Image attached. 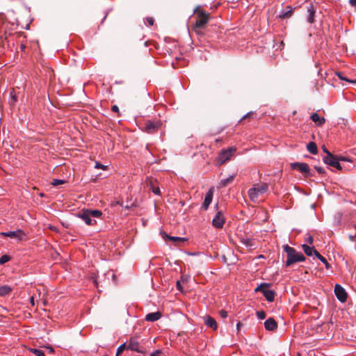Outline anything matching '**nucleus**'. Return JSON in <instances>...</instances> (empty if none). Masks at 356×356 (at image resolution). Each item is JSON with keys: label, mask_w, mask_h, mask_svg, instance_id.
<instances>
[{"label": "nucleus", "mask_w": 356, "mask_h": 356, "mask_svg": "<svg viewBox=\"0 0 356 356\" xmlns=\"http://www.w3.org/2000/svg\"><path fill=\"white\" fill-rule=\"evenodd\" d=\"M349 3L352 6H356V0H349Z\"/></svg>", "instance_id": "a18cd8bd"}, {"label": "nucleus", "mask_w": 356, "mask_h": 356, "mask_svg": "<svg viewBox=\"0 0 356 356\" xmlns=\"http://www.w3.org/2000/svg\"><path fill=\"white\" fill-rule=\"evenodd\" d=\"M307 11H308V13H309V15H308V17H307V21H308L309 23L312 24L314 21L315 11H314V10L313 9V8L312 6H310L308 8Z\"/></svg>", "instance_id": "a878e982"}, {"label": "nucleus", "mask_w": 356, "mask_h": 356, "mask_svg": "<svg viewBox=\"0 0 356 356\" xmlns=\"http://www.w3.org/2000/svg\"><path fill=\"white\" fill-rule=\"evenodd\" d=\"M31 352L37 356H44V352L41 349L31 348Z\"/></svg>", "instance_id": "cd10ccee"}, {"label": "nucleus", "mask_w": 356, "mask_h": 356, "mask_svg": "<svg viewBox=\"0 0 356 356\" xmlns=\"http://www.w3.org/2000/svg\"><path fill=\"white\" fill-rule=\"evenodd\" d=\"M220 315L222 318H225L227 317V312L225 310H221L220 312Z\"/></svg>", "instance_id": "58836bf2"}, {"label": "nucleus", "mask_w": 356, "mask_h": 356, "mask_svg": "<svg viewBox=\"0 0 356 356\" xmlns=\"http://www.w3.org/2000/svg\"><path fill=\"white\" fill-rule=\"evenodd\" d=\"M209 15L204 11H200L197 14V19L195 22V28L202 29L208 22Z\"/></svg>", "instance_id": "423d86ee"}, {"label": "nucleus", "mask_w": 356, "mask_h": 356, "mask_svg": "<svg viewBox=\"0 0 356 356\" xmlns=\"http://www.w3.org/2000/svg\"><path fill=\"white\" fill-rule=\"evenodd\" d=\"M127 349H130L131 350L136 352H140L139 349V343L136 339H131L128 345Z\"/></svg>", "instance_id": "f3484780"}, {"label": "nucleus", "mask_w": 356, "mask_h": 356, "mask_svg": "<svg viewBox=\"0 0 356 356\" xmlns=\"http://www.w3.org/2000/svg\"><path fill=\"white\" fill-rule=\"evenodd\" d=\"M125 348H127L126 343L121 344L117 349L116 356H119Z\"/></svg>", "instance_id": "c85d7f7f"}, {"label": "nucleus", "mask_w": 356, "mask_h": 356, "mask_svg": "<svg viewBox=\"0 0 356 356\" xmlns=\"http://www.w3.org/2000/svg\"><path fill=\"white\" fill-rule=\"evenodd\" d=\"M323 150L324 152H325L327 154V152H330L329 151H327V149L325 147H323Z\"/></svg>", "instance_id": "de8ad7c7"}, {"label": "nucleus", "mask_w": 356, "mask_h": 356, "mask_svg": "<svg viewBox=\"0 0 356 356\" xmlns=\"http://www.w3.org/2000/svg\"><path fill=\"white\" fill-rule=\"evenodd\" d=\"M240 241L249 249H254L255 248L256 244L254 239L243 237L240 238Z\"/></svg>", "instance_id": "2eb2a0df"}, {"label": "nucleus", "mask_w": 356, "mask_h": 356, "mask_svg": "<svg viewBox=\"0 0 356 356\" xmlns=\"http://www.w3.org/2000/svg\"><path fill=\"white\" fill-rule=\"evenodd\" d=\"M311 119L318 126L323 125L325 122V118L323 117H321L316 113H314L311 115Z\"/></svg>", "instance_id": "6ab92c4d"}, {"label": "nucleus", "mask_w": 356, "mask_h": 356, "mask_svg": "<svg viewBox=\"0 0 356 356\" xmlns=\"http://www.w3.org/2000/svg\"><path fill=\"white\" fill-rule=\"evenodd\" d=\"M146 20L149 26H152L154 24V19L152 17H147Z\"/></svg>", "instance_id": "4c0bfd02"}, {"label": "nucleus", "mask_w": 356, "mask_h": 356, "mask_svg": "<svg viewBox=\"0 0 356 356\" xmlns=\"http://www.w3.org/2000/svg\"><path fill=\"white\" fill-rule=\"evenodd\" d=\"M177 286L178 289H179V287L181 286V284H180L179 282H177Z\"/></svg>", "instance_id": "8fccbe9b"}, {"label": "nucleus", "mask_w": 356, "mask_h": 356, "mask_svg": "<svg viewBox=\"0 0 356 356\" xmlns=\"http://www.w3.org/2000/svg\"><path fill=\"white\" fill-rule=\"evenodd\" d=\"M337 76H338L340 79H341V80H346V81H349V82H351V83H356V81H349V80H348L347 79H346L344 76H343V74H342V73H341V72H337Z\"/></svg>", "instance_id": "c9c22d12"}, {"label": "nucleus", "mask_w": 356, "mask_h": 356, "mask_svg": "<svg viewBox=\"0 0 356 356\" xmlns=\"http://www.w3.org/2000/svg\"><path fill=\"white\" fill-rule=\"evenodd\" d=\"M13 291V289L8 285L0 286V296H5L9 294Z\"/></svg>", "instance_id": "5701e85b"}, {"label": "nucleus", "mask_w": 356, "mask_h": 356, "mask_svg": "<svg viewBox=\"0 0 356 356\" xmlns=\"http://www.w3.org/2000/svg\"><path fill=\"white\" fill-rule=\"evenodd\" d=\"M283 248L287 255V259L285 263V266L286 267H289L295 263L304 261L305 260V257L303 254L297 252L293 248H291L288 245H285Z\"/></svg>", "instance_id": "f03ea898"}, {"label": "nucleus", "mask_w": 356, "mask_h": 356, "mask_svg": "<svg viewBox=\"0 0 356 356\" xmlns=\"http://www.w3.org/2000/svg\"><path fill=\"white\" fill-rule=\"evenodd\" d=\"M10 95H11V97H12V99H13V102H15L17 101V98L15 95H13L12 93H10Z\"/></svg>", "instance_id": "49530a36"}, {"label": "nucleus", "mask_w": 356, "mask_h": 356, "mask_svg": "<svg viewBox=\"0 0 356 356\" xmlns=\"http://www.w3.org/2000/svg\"><path fill=\"white\" fill-rule=\"evenodd\" d=\"M102 212L98 209H83L76 214V216L85 222L87 225H94L97 221L93 218H99Z\"/></svg>", "instance_id": "f257e3e1"}, {"label": "nucleus", "mask_w": 356, "mask_h": 356, "mask_svg": "<svg viewBox=\"0 0 356 356\" xmlns=\"http://www.w3.org/2000/svg\"><path fill=\"white\" fill-rule=\"evenodd\" d=\"M264 327L267 330L273 331L277 329V323L273 318H269L264 322Z\"/></svg>", "instance_id": "4468645a"}, {"label": "nucleus", "mask_w": 356, "mask_h": 356, "mask_svg": "<svg viewBox=\"0 0 356 356\" xmlns=\"http://www.w3.org/2000/svg\"><path fill=\"white\" fill-rule=\"evenodd\" d=\"M161 353V350H156L154 352H153L152 353H151L149 356H159V355Z\"/></svg>", "instance_id": "ea45409f"}, {"label": "nucleus", "mask_w": 356, "mask_h": 356, "mask_svg": "<svg viewBox=\"0 0 356 356\" xmlns=\"http://www.w3.org/2000/svg\"><path fill=\"white\" fill-rule=\"evenodd\" d=\"M305 241L310 245H312L314 242L313 236L310 234H307Z\"/></svg>", "instance_id": "f704fd0d"}, {"label": "nucleus", "mask_w": 356, "mask_h": 356, "mask_svg": "<svg viewBox=\"0 0 356 356\" xmlns=\"http://www.w3.org/2000/svg\"><path fill=\"white\" fill-rule=\"evenodd\" d=\"M65 182V180H63V179H54L52 182H51V184L54 186H57L60 184H63Z\"/></svg>", "instance_id": "c756f323"}, {"label": "nucleus", "mask_w": 356, "mask_h": 356, "mask_svg": "<svg viewBox=\"0 0 356 356\" xmlns=\"http://www.w3.org/2000/svg\"><path fill=\"white\" fill-rule=\"evenodd\" d=\"M163 238L165 240H168V241H172L175 243H178L180 242H185L187 241V239L186 238L178 237V236H170L165 233H164Z\"/></svg>", "instance_id": "aec40b11"}, {"label": "nucleus", "mask_w": 356, "mask_h": 356, "mask_svg": "<svg viewBox=\"0 0 356 356\" xmlns=\"http://www.w3.org/2000/svg\"><path fill=\"white\" fill-rule=\"evenodd\" d=\"M225 222V217L222 211H218L212 220V225L217 229L222 228Z\"/></svg>", "instance_id": "6e6552de"}, {"label": "nucleus", "mask_w": 356, "mask_h": 356, "mask_svg": "<svg viewBox=\"0 0 356 356\" xmlns=\"http://www.w3.org/2000/svg\"><path fill=\"white\" fill-rule=\"evenodd\" d=\"M242 326H243V324L241 322H238L236 324V329H237V330L239 331Z\"/></svg>", "instance_id": "c03bdc74"}, {"label": "nucleus", "mask_w": 356, "mask_h": 356, "mask_svg": "<svg viewBox=\"0 0 356 356\" xmlns=\"http://www.w3.org/2000/svg\"><path fill=\"white\" fill-rule=\"evenodd\" d=\"M323 161L325 163L336 168L337 170H341V165L339 162V159L335 157L330 152H327V155L323 158Z\"/></svg>", "instance_id": "39448f33"}, {"label": "nucleus", "mask_w": 356, "mask_h": 356, "mask_svg": "<svg viewBox=\"0 0 356 356\" xmlns=\"http://www.w3.org/2000/svg\"><path fill=\"white\" fill-rule=\"evenodd\" d=\"M95 168H97V169H102L104 170H106L108 169V166L107 165H102V164H101V163H99L98 162H96Z\"/></svg>", "instance_id": "473e14b6"}, {"label": "nucleus", "mask_w": 356, "mask_h": 356, "mask_svg": "<svg viewBox=\"0 0 356 356\" xmlns=\"http://www.w3.org/2000/svg\"><path fill=\"white\" fill-rule=\"evenodd\" d=\"M292 13V10H290L288 12H284L280 14V17L281 18H286L289 17Z\"/></svg>", "instance_id": "72a5a7b5"}, {"label": "nucleus", "mask_w": 356, "mask_h": 356, "mask_svg": "<svg viewBox=\"0 0 356 356\" xmlns=\"http://www.w3.org/2000/svg\"><path fill=\"white\" fill-rule=\"evenodd\" d=\"M161 313L160 312L149 313L145 316V321L149 322H154L158 321L161 317Z\"/></svg>", "instance_id": "dca6fc26"}, {"label": "nucleus", "mask_w": 356, "mask_h": 356, "mask_svg": "<svg viewBox=\"0 0 356 356\" xmlns=\"http://www.w3.org/2000/svg\"><path fill=\"white\" fill-rule=\"evenodd\" d=\"M150 189L152 190V193L155 195H161V191L159 187L154 186L152 181H150Z\"/></svg>", "instance_id": "bb28decb"}, {"label": "nucleus", "mask_w": 356, "mask_h": 356, "mask_svg": "<svg viewBox=\"0 0 356 356\" xmlns=\"http://www.w3.org/2000/svg\"><path fill=\"white\" fill-rule=\"evenodd\" d=\"M236 151L234 148H229L225 150L221 151L219 159L222 163H224L229 159V158L232 156L233 153Z\"/></svg>", "instance_id": "f8f14e48"}, {"label": "nucleus", "mask_w": 356, "mask_h": 356, "mask_svg": "<svg viewBox=\"0 0 356 356\" xmlns=\"http://www.w3.org/2000/svg\"><path fill=\"white\" fill-rule=\"evenodd\" d=\"M315 169L316 170V171L319 173V174H324L325 172V170L322 167H317L316 166L315 167Z\"/></svg>", "instance_id": "e433bc0d"}, {"label": "nucleus", "mask_w": 356, "mask_h": 356, "mask_svg": "<svg viewBox=\"0 0 356 356\" xmlns=\"http://www.w3.org/2000/svg\"><path fill=\"white\" fill-rule=\"evenodd\" d=\"M334 293L337 298V299L341 302H344L347 299V293L345 289L340 285L337 284L334 286Z\"/></svg>", "instance_id": "9d476101"}, {"label": "nucleus", "mask_w": 356, "mask_h": 356, "mask_svg": "<svg viewBox=\"0 0 356 356\" xmlns=\"http://www.w3.org/2000/svg\"><path fill=\"white\" fill-rule=\"evenodd\" d=\"M0 235L10 237L11 238H16L19 241L23 239V237L25 236V234L23 230L19 229L15 231L7 232H1Z\"/></svg>", "instance_id": "0eeeda50"}, {"label": "nucleus", "mask_w": 356, "mask_h": 356, "mask_svg": "<svg viewBox=\"0 0 356 356\" xmlns=\"http://www.w3.org/2000/svg\"><path fill=\"white\" fill-rule=\"evenodd\" d=\"M30 303L31 304L32 306H34L35 305V300H34V297L33 296H31L30 298Z\"/></svg>", "instance_id": "37998d69"}, {"label": "nucleus", "mask_w": 356, "mask_h": 356, "mask_svg": "<svg viewBox=\"0 0 356 356\" xmlns=\"http://www.w3.org/2000/svg\"><path fill=\"white\" fill-rule=\"evenodd\" d=\"M270 284L261 283L255 289V292H261L264 296L266 298L268 302H273L275 299V291L273 290L266 289V287H268Z\"/></svg>", "instance_id": "20e7f679"}, {"label": "nucleus", "mask_w": 356, "mask_h": 356, "mask_svg": "<svg viewBox=\"0 0 356 356\" xmlns=\"http://www.w3.org/2000/svg\"><path fill=\"white\" fill-rule=\"evenodd\" d=\"M106 16H107V14H106V15L104 17L102 22H104L105 20V19L106 18Z\"/></svg>", "instance_id": "3c124183"}, {"label": "nucleus", "mask_w": 356, "mask_h": 356, "mask_svg": "<svg viewBox=\"0 0 356 356\" xmlns=\"http://www.w3.org/2000/svg\"><path fill=\"white\" fill-rule=\"evenodd\" d=\"M268 186L266 184H255L248 190V195L251 201L256 202L259 196L267 192Z\"/></svg>", "instance_id": "7ed1b4c3"}, {"label": "nucleus", "mask_w": 356, "mask_h": 356, "mask_svg": "<svg viewBox=\"0 0 356 356\" xmlns=\"http://www.w3.org/2000/svg\"><path fill=\"white\" fill-rule=\"evenodd\" d=\"M111 111L113 112L119 113V108L117 105H113L111 107Z\"/></svg>", "instance_id": "79ce46f5"}, {"label": "nucleus", "mask_w": 356, "mask_h": 356, "mask_svg": "<svg viewBox=\"0 0 356 356\" xmlns=\"http://www.w3.org/2000/svg\"><path fill=\"white\" fill-rule=\"evenodd\" d=\"M213 195V188H210L205 195L204 200L202 204V207L207 210L212 202Z\"/></svg>", "instance_id": "ddd939ff"}, {"label": "nucleus", "mask_w": 356, "mask_h": 356, "mask_svg": "<svg viewBox=\"0 0 356 356\" xmlns=\"http://www.w3.org/2000/svg\"><path fill=\"white\" fill-rule=\"evenodd\" d=\"M339 159V161H351V160L350 159H348V157H346V156H340L338 158Z\"/></svg>", "instance_id": "a19ab883"}, {"label": "nucleus", "mask_w": 356, "mask_h": 356, "mask_svg": "<svg viewBox=\"0 0 356 356\" xmlns=\"http://www.w3.org/2000/svg\"><path fill=\"white\" fill-rule=\"evenodd\" d=\"M291 168L293 170H298L306 175H309L310 171L309 166L306 163H291Z\"/></svg>", "instance_id": "1a4fd4ad"}, {"label": "nucleus", "mask_w": 356, "mask_h": 356, "mask_svg": "<svg viewBox=\"0 0 356 356\" xmlns=\"http://www.w3.org/2000/svg\"><path fill=\"white\" fill-rule=\"evenodd\" d=\"M302 249L307 256H312L313 254L316 256V252H318L315 250L314 247H311L305 244L302 245Z\"/></svg>", "instance_id": "4be33fe9"}, {"label": "nucleus", "mask_w": 356, "mask_h": 356, "mask_svg": "<svg viewBox=\"0 0 356 356\" xmlns=\"http://www.w3.org/2000/svg\"><path fill=\"white\" fill-rule=\"evenodd\" d=\"M26 48V46L23 44H21V49L23 51Z\"/></svg>", "instance_id": "09e8293b"}, {"label": "nucleus", "mask_w": 356, "mask_h": 356, "mask_svg": "<svg viewBox=\"0 0 356 356\" xmlns=\"http://www.w3.org/2000/svg\"><path fill=\"white\" fill-rule=\"evenodd\" d=\"M10 260V257L4 254L0 257V264H3Z\"/></svg>", "instance_id": "7c9ffc66"}, {"label": "nucleus", "mask_w": 356, "mask_h": 356, "mask_svg": "<svg viewBox=\"0 0 356 356\" xmlns=\"http://www.w3.org/2000/svg\"><path fill=\"white\" fill-rule=\"evenodd\" d=\"M266 312L264 311L257 312V316L259 319L263 320L266 318Z\"/></svg>", "instance_id": "2f4dec72"}, {"label": "nucleus", "mask_w": 356, "mask_h": 356, "mask_svg": "<svg viewBox=\"0 0 356 356\" xmlns=\"http://www.w3.org/2000/svg\"><path fill=\"white\" fill-rule=\"evenodd\" d=\"M316 257L322 262L324 264L325 267L326 269L329 270L331 268L330 264L327 262L326 259L323 257L321 254H319L318 252H316Z\"/></svg>", "instance_id": "393cba45"}, {"label": "nucleus", "mask_w": 356, "mask_h": 356, "mask_svg": "<svg viewBox=\"0 0 356 356\" xmlns=\"http://www.w3.org/2000/svg\"><path fill=\"white\" fill-rule=\"evenodd\" d=\"M307 149L312 154H316L318 152V148L314 142H309L307 145Z\"/></svg>", "instance_id": "b1692460"}, {"label": "nucleus", "mask_w": 356, "mask_h": 356, "mask_svg": "<svg viewBox=\"0 0 356 356\" xmlns=\"http://www.w3.org/2000/svg\"><path fill=\"white\" fill-rule=\"evenodd\" d=\"M161 124L159 122L147 120L145 122V130L148 134L155 133L159 129Z\"/></svg>", "instance_id": "9b49d317"}, {"label": "nucleus", "mask_w": 356, "mask_h": 356, "mask_svg": "<svg viewBox=\"0 0 356 356\" xmlns=\"http://www.w3.org/2000/svg\"><path fill=\"white\" fill-rule=\"evenodd\" d=\"M204 323L207 326L212 328L214 330L218 327L216 320L209 316H207L204 318Z\"/></svg>", "instance_id": "a211bd4d"}, {"label": "nucleus", "mask_w": 356, "mask_h": 356, "mask_svg": "<svg viewBox=\"0 0 356 356\" xmlns=\"http://www.w3.org/2000/svg\"><path fill=\"white\" fill-rule=\"evenodd\" d=\"M236 175V174H233L232 175H229V177L220 180V186L221 187H225V186L232 184L235 178Z\"/></svg>", "instance_id": "412c9836"}]
</instances>
